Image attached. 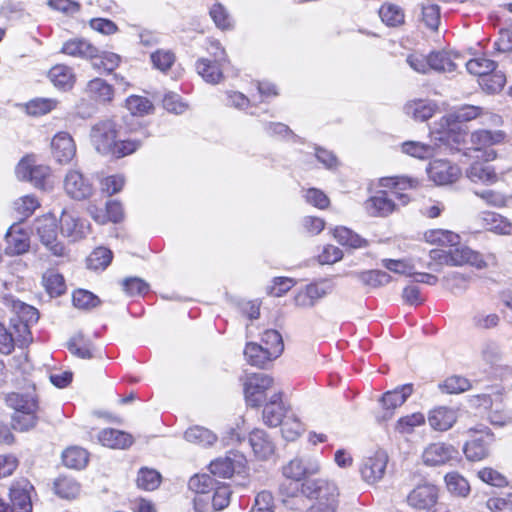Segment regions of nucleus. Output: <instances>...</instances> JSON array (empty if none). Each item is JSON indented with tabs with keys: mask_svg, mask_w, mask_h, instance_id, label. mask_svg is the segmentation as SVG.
Masks as SVG:
<instances>
[{
	"mask_svg": "<svg viewBox=\"0 0 512 512\" xmlns=\"http://www.w3.org/2000/svg\"><path fill=\"white\" fill-rule=\"evenodd\" d=\"M497 68V63L488 58L486 55H480L467 61V71L479 79L486 73L491 72Z\"/></svg>",
	"mask_w": 512,
	"mask_h": 512,
	"instance_id": "864d4df0",
	"label": "nucleus"
},
{
	"mask_svg": "<svg viewBox=\"0 0 512 512\" xmlns=\"http://www.w3.org/2000/svg\"><path fill=\"white\" fill-rule=\"evenodd\" d=\"M361 284L367 288H378L391 281V276L382 270H368L357 274Z\"/></svg>",
	"mask_w": 512,
	"mask_h": 512,
	"instance_id": "603ef678",
	"label": "nucleus"
},
{
	"mask_svg": "<svg viewBox=\"0 0 512 512\" xmlns=\"http://www.w3.org/2000/svg\"><path fill=\"white\" fill-rule=\"evenodd\" d=\"M441 392L446 394H460L471 389V382L459 375H452L447 377L443 382L439 384Z\"/></svg>",
	"mask_w": 512,
	"mask_h": 512,
	"instance_id": "5fc2aeb1",
	"label": "nucleus"
},
{
	"mask_svg": "<svg viewBox=\"0 0 512 512\" xmlns=\"http://www.w3.org/2000/svg\"><path fill=\"white\" fill-rule=\"evenodd\" d=\"M281 425V433L285 440L295 441L304 431L303 423L295 416H286Z\"/></svg>",
	"mask_w": 512,
	"mask_h": 512,
	"instance_id": "774afa93",
	"label": "nucleus"
},
{
	"mask_svg": "<svg viewBox=\"0 0 512 512\" xmlns=\"http://www.w3.org/2000/svg\"><path fill=\"white\" fill-rule=\"evenodd\" d=\"M505 139L506 133L502 130H475L470 134L466 154L483 162L493 161L497 158V152L493 147L503 143Z\"/></svg>",
	"mask_w": 512,
	"mask_h": 512,
	"instance_id": "39448f33",
	"label": "nucleus"
},
{
	"mask_svg": "<svg viewBox=\"0 0 512 512\" xmlns=\"http://www.w3.org/2000/svg\"><path fill=\"white\" fill-rule=\"evenodd\" d=\"M457 64L453 61L451 55L444 51L430 53V71L453 72Z\"/></svg>",
	"mask_w": 512,
	"mask_h": 512,
	"instance_id": "052dcab7",
	"label": "nucleus"
},
{
	"mask_svg": "<svg viewBox=\"0 0 512 512\" xmlns=\"http://www.w3.org/2000/svg\"><path fill=\"white\" fill-rule=\"evenodd\" d=\"M458 450L451 444L444 442H435L429 444L422 453L424 464L429 466H438L448 463L455 459Z\"/></svg>",
	"mask_w": 512,
	"mask_h": 512,
	"instance_id": "aec40b11",
	"label": "nucleus"
},
{
	"mask_svg": "<svg viewBox=\"0 0 512 512\" xmlns=\"http://www.w3.org/2000/svg\"><path fill=\"white\" fill-rule=\"evenodd\" d=\"M10 325L16 344L22 347L32 343L33 335L30 329L32 325L13 318L10 319Z\"/></svg>",
	"mask_w": 512,
	"mask_h": 512,
	"instance_id": "680f3d73",
	"label": "nucleus"
},
{
	"mask_svg": "<svg viewBox=\"0 0 512 512\" xmlns=\"http://www.w3.org/2000/svg\"><path fill=\"white\" fill-rule=\"evenodd\" d=\"M58 105L52 98H34L25 104L26 112L31 116H43L50 113Z\"/></svg>",
	"mask_w": 512,
	"mask_h": 512,
	"instance_id": "13d9d810",
	"label": "nucleus"
},
{
	"mask_svg": "<svg viewBox=\"0 0 512 512\" xmlns=\"http://www.w3.org/2000/svg\"><path fill=\"white\" fill-rule=\"evenodd\" d=\"M380 21L388 28L398 29L406 24L405 10L398 4L393 2H383L378 10Z\"/></svg>",
	"mask_w": 512,
	"mask_h": 512,
	"instance_id": "7c9ffc66",
	"label": "nucleus"
},
{
	"mask_svg": "<svg viewBox=\"0 0 512 512\" xmlns=\"http://www.w3.org/2000/svg\"><path fill=\"white\" fill-rule=\"evenodd\" d=\"M95 59L97 61L93 63L94 68L106 74L114 72L122 61L120 55L109 51H104L101 54L98 53V57Z\"/></svg>",
	"mask_w": 512,
	"mask_h": 512,
	"instance_id": "e2e57ef3",
	"label": "nucleus"
},
{
	"mask_svg": "<svg viewBox=\"0 0 512 512\" xmlns=\"http://www.w3.org/2000/svg\"><path fill=\"white\" fill-rule=\"evenodd\" d=\"M445 483L450 493L466 497L470 493L469 482L458 472H449L445 475Z\"/></svg>",
	"mask_w": 512,
	"mask_h": 512,
	"instance_id": "6e6d98bb",
	"label": "nucleus"
},
{
	"mask_svg": "<svg viewBox=\"0 0 512 512\" xmlns=\"http://www.w3.org/2000/svg\"><path fill=\"white\" fill-rule=\"evenodd\" d=\"M246 362L254 367L264 369L270 362L275 360L266 348L256 342H248L244 349Z\"/></svg>",
	"mask_w": 512,
	"mask_h": 512,
	"instance_id": "f704fd0d",
	"label": "nucleus"
},
{
	"mask_svg": "<svg viewBox=\"0 0 512 512\" xmlns=\"http://www.w3.org/2000/svg\"><path fill=\"white\" fill-rule=\"evenodd\" d=\"M262 346L268 350L271 356L279 357L284 349L281 334L274 329L264 331L261 337Z\"/></svg>",
	"mask_w": 512,
	"mask_h": 512,
	"instance_id": "4d7b16f0",
	"label": "nucleus"
},
{
	"mask_svg": "<svg viewBox=\"0 0 512 512\" xmlns=\"http://www.w3.org/2000/svg\"><path fill=\"white\" fill-rule=\"evenodd\" d=\"M333 290V283L328 279H322L311 283L295 296L296 304L299 306H313L314 302Z\"/></svg>",
	"mask_w": 512,
	"mask_h": 512,
	"instance_id": "bb28decb",
	"label": "nucleus"
},
{
	"mask_svg": "<svg viewBox=\"0 0 512 512\" xmlns=\"http://www.w3.org/2000/svg\"><path fill=\"white\" fill-rule=\"evenodd\" d=\"M408 114L417 121H426L430 119L435 113L434 105L427 103L423 100H414L406 105Z\"/></svg>",
	"mask_w": 512,
	"mask_h": 512,
	"instance_id": "338daca9",
	"label": "nucleus"
},
{
	"mask_svg": "<svg viewBox=\"0 0 512 512\" xmlns=\"http://www.w3.org/2000/svg\"><path fill=\"white\" fill-rule=\"evenodd\" d=\"M425 421L426 418L423 413L415 412L400 417L395 424V430L400 434H410L416 427L424 425Z\"/></svg>",
	"mask_w": 512,
	"mask_h": 512,
	"instance_id": "0e129e2a",
	"label": "nucleus"
},
{
	"mask_svg": "<svg viewBox=\"0 0 512 512\" xmlns=\"http://www.w3.org/2000/svg\"><path fill=\"white\" fill-rule=\"evenodd\" d=\"M440 489L433 483L423 482L414 487L407 495L406 502L416 511L438 512Z\"/></svg>",
	"mask_w": 512,
	"mask_h": 512,
	"instance_id": "ddd939ff",
	"label": "nucleus"
},
{
	"mask_svg": "<svg viewBox=\"0 0 512 512\" xmlns=\"http://www.w3.org/2000/svg\"><path fill=\"white\" fill-rule=\"evenodd\" d=\"M162 482L161 474L152 468L142 467L136 478L137 487L145 491L156 490Z\"/></svg>",
	"mask_w": 512,
	"mask_h": 512,
	"instance_id": "c03bdc74",
	"label": "nucleus"
},
{
	"mask_svg": "<svg viewBox=\"0 0 512 512\" xmlns=\"http://www.w3.org/2000/svg\"><path fill=\"white\" fill-rule=\"evenodd\" d=\"M61 232L68 236L73 237L75 240L82 238L85 234V222L79 217L70 212L64 211L60 217Z\"/></svg>",
	"mask_w": 512,
	"mask_h": 512,
	"instance_id": "4c0bfd02",
	"label": "nucleus"
},
{
	"mask_svg": "<svg viewBox=\"0 0 512 512\" xmlns=\"http://www.w3.org/2000/svg\"><path fill=\"white\" fill-rule=\"evenodd\" d=\"M63 188L68 197L77 201L86 200L94 193V186L89 178L75 169L66 173Z\"/></svg>",
	"mask_w": 512,
	"mask_h": 512,
	"instance_id": "4468645a",
	"label": "nucleus"
},
{
	"mask_svg": "<svg viewBox=\"0 0 512 512\" xmlns=\"http://www.w3.org/2000/svg\"><path fill=\"white\" fill-rule=\"evenodd\" d=\"M428 174L437 185H448L458 180L461 170L457 165L447 160L436 159L430 162Z\"/></svg>",
	"mask_w": 512,
	"mask_h": 512,
	"instance_id": "412c9836",
	"label": "nucleus"
},
{
	"mask_svg": "<svg viewBox=\"0 0 512 512\" xmlns=\"http://www.w3.org/2000/svg\"><path fill=\"white\" fill-rule=\"evenodd\" d=\"M377 186L387 188L390 196L393 195L402 206H405L411 201L409 192L421 188L422 180L406 175L386 176L378 179Z\"/></svg>",
	"mask_w": 512,
	"mask_h": 512,
	"instance_id": "9b49d317",
	"label": "nucleus"
},
{
	"mask_svg": "<svg viewBox=\"0 0 512 512\" xmlns=\"http://www.w3.org/2000/svg\"><path fill=\"white\" fill-rule=\"evenodd\" d=\"M40 207L39 199L35 195H25L18 198L13 205L14 211L21 221L26 220Z\"/></svg>",
	"mask_w": 512,
	"mask_h": 512,
	"instance_id": "3c124183",
	"label": "nucleus"
},
{
	"mask_svg": "<svg viewBox=\"0 0 512 512\" xmlns=\"http://www.w3.org/2000/svg\"><path fill=\"white\" fill-rule=\"evenodd\" d=\"M387 464V454L384 451H375L366 457L360 466L362 479L368 484L377 483L384 477Z\"/></svg>",
	"mask_w": 512,
	"mask_h": 512,
	"instance_id": "dca6fc26",
	"label": "nucleus"
},
{
	"mask_svg": "<svg viewBox=\"0 0 512 512\" xmlns=\"http://www.w3.org/2000/svg\"><path fill=\"white\" fill-rule=\"evenodd\" d=\"M58 222L52 215H43L37 219L36 232L40 243L57 258L68 257L69 251L58 238Z\"/></svg>",
	"mask_w": 512,
	"mask_h": 512,
	"instance_id": "1a4fd4ad",
	"label": "nucleus"
},
{
	"mask_svg": "<svg viewBox=\"0 0 512 512\" xmlns=\"http://www.w3.org/2000/svg\"><path fill=\"white\" fill-rule=\"evenodd\" d=\"M127 134V132H125ZM147 130L139 125L123 135L118 123L112 118L97 121L90 131V142L95 151L110 159H122L137 152L148 138Z\"/></svg>",
	"mask_w": 512,
	"mask_h": 512,
	"instance_id": "f257e3e1",
	"label": "nucleus"
},
{
	"mask_svg": "<svg viewBox=\"0 0 512 512\" xmlns=\"http://www.w3.org/2000/svg\"><path fill=\"white\" fill-rule=\"evenodd\" d=\"M62 463L70 469H84L89 462V452L80 446H69L61 454Z\"/></svg>",
	"mask_w": 512,
	"mask_h": 512,
	"instance_id": "e433bc0d",
	"label": "nucleus"
},
{
	"mask_svg": "<svg viewBox=\"0 0 512 512\" xmlns=\"http://www.w3.org/2000/svg\"><path fill=\"white\" fill-rule=\"evenodd\" d=\"M468 440L463 446V452L470 461H481L488 457L490 446L494 441V433L484 425L477 424L467 431Z\"/></svg>",
	"mask_w": 512,
	"mask_h": 512,
	"instance_id": "6e6552de",
	"label": "nucleus"
},
{
	"mask_svg": "<svg viewBox=\"0 0 512 512\" xmlns=\"http://www.w3.org/2000/svg\"><path fill=\"white\" fill-rule=\"evenodd\" d=\"M32 491L34 487L26 478H20L11 483L8 495L13 512H32Z\"/></svg>",
	"mask_w": 512,
	"mask_h": 512,
	"instance_id": "2eb2a0df",
	"label": "nucleus"
},
{
	"mask_svg": "<svg viewBox=\"0 0 512 512\" xmlns=\"http://www.w3.org/2000/svg\"><path fill=\"white\" fill-rule=\"evenodd\" d=\"M236 470L235 460L226 457H219L209 464V471L220 478H230Z\"/></svg>",
	"mask_w": 512,
	"mask_h": 512,
	"instance_id": "69168bd1",
	"label": "nucleus"
},
{
	"mask_svg": "<svg viewBox=\"0 0 512 512\" xmlns=\"http://www.w3.org/2000/svg\"><path fill=\"white\" fill-rule=\"evenodd\" d=\"M124 293L129 297H144L150 291V285L144 279L136 276L126 277L121 281Z\"/></svg>",
	"mask_w": 512,
	"mask_h": 512,
	"instance_id": "09e8293b",
	"label": "nucleus"
},
{
	"mask_svg": "<svg viewBox=\"0 0 512 512\" xmlns=\"http://www.w3.org/2000/svg\"><path fill=\"white\" fill-rule=\"evenodd\" d=\"M64 55L85 60L98 57V48L84 38H72L65 41L60 49Z\"/></svg>",
	"mask_w": 512,
	"mask_h": 512,
	"instance_id": "393cba45",
	"label": "nucleus"
},
{
	"mask_svg": "<svg viewBox=\"0 0 512 512\" xmlns=\"http://www.w3.org/2000/svg\"><path fill=\"white\" fill-rule=\"evenodd\" d=\"M125 106L133 116H146L155 110L153 103L144 96L130 95L125 100Z\"/></svg>",
	"mask_w": 512,
	"mask_h": 512,
	"instance_id": "49530a36",
	"label": "nucleus"
},
{
	"mask_svg": "<svg viewBox=\"0 0 512 512\" xmlns=\"http://www.w3.org/2000/svg\"><path fill=\"white\" fill-rule=\"evenodd\" d=\"M365 213L374 218H387L398 211V203L391 198L389 190L378 187L371 190L369 197L363 202Z\"/></svg>",
	"mask_w": 512,
	"mask_h": 512,
	"instance_id": "f8f14e48",
	"label": "nucleus"
},
{
	"mask_svg": "<svg viewBox=\"0 0 512 512\" xmlns=\"http://www.w3.org/2000/svg\"><path fill=\"white\" fill-rule=\"evenodd\" d=\"M478 221L485 231L497 235H510L512 233V222L497 212L483 211L480 213Z\"/></svg>",
	"mask_w": 512,
	"mask_h": 512,
	"instance_id": "c85d7f7f",
	"label": "nucleus"
},
{
	"mask_svg": "<svg viewBox=\"0 0 512 512\" xmlns=\"http://www.w3.org/2000/svg\"><path fill=\"white\" fill-rule=\"evenodd\" d=\"M332 237L343 247L350 249L366 248L369 241L345 226H336L331 230Z\"/></svg>",
	"mask_w": 512,
	"mask_h": 512,
	"instance_id": "72a5a7b5",
	"label": "nucleus"
},
{
	"mask_svg": "<svg viewBox=\"0 0 512 512\" xmlns=\"http://www.w3.org/2000/svg\"><path fill=\"white\" fill-rule=\"evenodd\" d=\"M246 405L261 407L268 399L269 391L274 387V378L260 372L247 373L241 379Z\"/></svg>",
	"mask_w": 512,
	"mask_h": 512,
	"instance_id": "0eeeda50",
	"label": "nucleus"
},
{
	"mask_svg": "<svg viewBox=\"0 0 512 512\" xmlns=\"http://www.w3.org/2000/svg\"><path fill=\"white\" fill-rule=\"evenodd\" d=\"M184 438L190 443L201 446L212 445L217 440L216 435L212 431L201 426L188 428L184 433Z\"/></svg>",
	"mask_w": 512,
	"mask_h": 512,
	"instance_id": "de8ad7c7",
	"label": "nucleus"
},
{
	"mask_svg": "<svg viewBox=\"0 0 512 512\" xmlns=\"http://www.w3.org/2000/svg\"><path fill=\"white\" fill-rule=\"evenodd\" d=\"M51 150L53 157L59 163H68L76 154V145L72 136L62 131L52 138Z\"/></svg>",
	"mask_w": 512,
	"mask_h": 512,
	"instance_id": "a878e982",
	"label": "nucleus"
},
{
	"mask_svg": "<svg viewBox=\"0 0 512 512\" xmlns=\"http://www.w3.org/2000/svg\"><path fill=\"white\" fill-rule=\"evenodd\" d=\"M42 283L50 296L57 297L66 291L63 275L53 269H49L43 274Z\"/></svg>",
	"mask_w": 512,
	"mask_h": 512,
	"instance_id": "37998d69",
	"label": "nucleus"
},
{
	"mask_svg": "<svg viewBox=\"0 0 512 512\" xmlns=\"http://www.w3.org/2000/svg\"><path fill=\"white\" fill-rule=\"evenodd\" d=\"M113 260V252L103 246L96 247L86 258V266L93 271L105 270Z\"/></svg>",
	"mask_w": 512,
	"mask_h": 512,
	"instance_id": "ea45409f",
	"label": "nucleus"
},
{
	"mask_svg": "<svg viewBox=\"0 0 512 512\" xmlns=\"http://www.w3.org/2000/svg\"><path fill=\"white\" fill-rule=\"evenodd\" d=\"M467 177L475 183L491 185L498 181V175L491 166H484L480 163H473L467 170Z\"/></svg>",
	"mask_w": 512,
	"mask_h": 512,
	"instance_id": "a19ab883",
	"label": "nucleus"
},
{
	"mask_svg": "<svg viewBox=\"0 0 512 512\" xmlns=\"http://www.w3.org/2000/svg\"><path fill=\"white\" fill-rule=\"evenodd\" d=\"M423 238L426 243L445 248L461 247V236L451 230L435 228L424 232Z\"/></svg>",
	"mask_w": 512,
	"mask_h": 512,
	"instance_id": "473e14b6",
	"label": "nucleus"
},
{
	"mask_svg": "<svg viewBox=\"0 0 512 512\" xmlns=\"http://www.w3.org/2000/svg\"><path fill=\"white\" fill-rule=\"evenodd\" d=\"M39 412H13L11 415V427L18 432H28L34 429L40 419Z\"/></svg>",
	"mask_w": 512,
	"mask_h": 512,
	"instance_id": "79ce46f5",
	"label": "nucleus"
},
{
	"mask_svg": "<svg viewBox=\"0 0 512 512\" xmlns=\"http://www.w3.org/2000/svg\"><path fill=\"white\" fill-rule=\"evenodd\" d=\"M30 249V235L18 223L9 227L5 234L4 252L8 256H19L27 253Z\"/></svg>",
	"mask_w": 512,
	"mask_h": 512,
	"instance_id": "f3484780",
	"label": "nucleus"
},
{
	"mask_svg": "<svg viewBox=\"0 0 512 512\" xmlns=\"http://www.w3.org/2000/svg\"><path fill=\"white\" fill-rule=\"evenodd\" d=\"M16 175L20 180L29 181L34 187L44 190L51 178V168L38 163L33 154H27L18 162Z\"/></svg>",
	"mask_w": 512,
	"mask_h": 512,
	"instance_id": "9d476101",
	"label": "nucleus"
},
{
	"mask_svg": "<svg viewBox=\"0 0 512 512\" xmlns=\"http://www.w3.org/2000/svg\"><path fill=\"white\" fill-rule=\"evenodd\" d=\"M229 61L199 57L195 62L196 73L209 84H219L224 79V68Z\"/></svg>",
	"mask_w": 512,
	"mask_h": 512,
	"instance_id": "4be33fe9",
	"label": "nucleus"
},
{
	"mask_svg": "<svg viewBox=\"0 0 512 512\" xmlns=\"http://www.w3.org/2000/svg\"><path fill=\"white\" fill-rule=\"evenodd\" d=\"M12 309L14 312L13 319H19L21 322L28 323L30 325L36 324L39 320L38 310L19 300L13 301Z\"/></svg>",
	"mask_w": 512,
	"mask_h": 512,
	"instance_id": "bf43d9fd",
	"label": "nucleus"
},
{
	"mask_svg": "<svg viewBox=\"0 0 512 512\" xmlns=\"http://www.w3.org/2000/svg\"><path fill=\"white\" fill-rule=\"evenodd\" d=\"M458 415L455 409L448 406H437L428 413L427 420L435 431L444 432L451 429L457 422Z\"/></svg>",
	"mask_w": 512,
	"mask_h": 512,
	"instance_id": "cd10ccee",
	"label": "nucleus"
},
{
	"mask_svg": "<svg viewBox=\"0 0 512 512\" xmlns=\"http://www.w3.org/2000/svg\"><path fill=\"white\" fill-rule=\"evenodd\" d=\"M97 438L103 446L112 449H128L134 443L132 434L114 428L102 429Z\"/></svg>",
	"mask_w": 512,
	"mask_h": 512,
	"instance_id": "2f4dec72",
	"label": "nucleus"
},
{
	"mask_svg": "<svg viewBox=\"0 0 512 512\" xmlns=\"http://www.w3.org/2000/svg\"><path fill=\"white\" fill-rule=\"evenodd\" d=\"M413 391V384L407 383L385 392L381 397L384 412L380 419H390L394 415L395 410L405 403V401L412 395Z\"/></svg>",
	"mask_w": 512,
	"mask_h": 512,
	"instance_id": "a211bd4d",
	"label": "nucleus"
},
{
	"mask_svg": "<svg viewBox=\"0 0 512 512\" xmlns=\"http://www.w3.org/2000/svg\"><path fill=\"white\" fill-rule=\"evenodd\" d=\"M303 494L315 499L306 512H339L340 492L335 483L325 479L308 481L303 484Z\"/></svg>",
	"mask_w": 512,
	"mask_h": 512,
	"instance_id": "20e7f679",
	"label": "nucleus"
},
{
	"mask_svg": "<svg viewBox=\"0 0 512 512\" xmlns=\"http://www.w3.org/2000/svg\"><path fill=\"white\" fill-rule=\"evenodd\" d=\"M84 94L94 104L109 105L115 98V89L105 79L95 77L85 85Z\"/></svg>",
	"mask_w": 512,
	"mask_h": 512,
	"instance_id": "6ab92c4d",
	"label": "nucleus"
},
{
	"mask_svg": "<svg viewBox=\"0 0 512 512\" xmlns=\"http://www.w3.org/2000/svg\"><path fill=\"white\" fill-rule=\"evenodd\" d=\"M9 365L14 369V381L19 391L9 392L5 395L4 402L6 406L13 412L40 411L36 385L29 378L27 354L13 357Z\"/></svg>",
	"mask_w": 512,
	"mask_h": 512,
	"instance_id": "f03ea898",
	"label": "nucleus"
},
{
	"mask_svg": "<svg viewBox=\"0 0 512 512\" xmlns=\"http://www.w3.org/2000/svg\"><path fill=\"white\" fill-rule=\"evenodd\" d=\"M479 85L485 92L495 94L500 92L506 84V75L498 71L497 68L491 72L484 74L479 79Z\"/></svg>",
	"mask_w": 512,
	"mask_h": 512,
	"instance_id": "a18cd8bd",
	"label": "nucleus"
},
{
	"mask_svg": "<svg viewBox=\"0 0 512 512\" xmlns=\"http://www.w3.org/2000/svg\"><path fill=\"white\" fill-rule=\"evenodd\" d=\"M249 443L255 456L260 460H267L275 453V443L268 433L262 429L255 428L249 434Z\"/></svg>",
	"mask_w": 512,
	"mask_h": 512,
	"instance_id": "c756f323",
	"label": "nucleus"
},
{
	"mask_svg": "<svg viewBox=\"0 0 512 512\" xmlns=\"http://www.w3.org/2000/svg\"><path fill=\"white\" fill-rule=\"evenodd\" d=\"M429 257L433 263L451 267L470 266L476 270H486L498 265V257L494 252L482 253L468 245L443 249H431Z\"/></svg>",
	"mask_w": 512,
	"mask_h": 512,
	"instance_id": "7ed1b4c3",
	"label": "nucleus"
},
{
	"mask_svg": "<svg viewBox=\"0 0 512 512\" xmlns=\"http://www.w3.org/2000/svg\"><path fill=\"white\" fill-rule=\"evenodd\" d=\"M209 16L215 26L222 31H229L234 28L233 18L221 3H215L211 6Z\"/></svg>",
	"mask_w": 512,
	"mask_h": 512,
	"instance_id": "8fccbe9b",
	"label": "nucleus"
},
{
	"mask_svg": "<svg viewBox=\"0 0 512 512\" xmlns=\"http://www.w3.org/2000/svg\"><path fill=\"white\" fill-rule=\"evenodd\" d=\"M69 351L81 359H91L94 357L95 347L92 341L82 333L74 335L68 342Z\"/></svg>",
	"mask_w": 512,
	"mask_h": 512,
	"instance_id": "58836bf2",
	"label": "nucleus"
},
{
	"mask_svg": "<svg viewBox=\"0 0 512 512\" xmlns=\"http://www.w3.org/2000/svg\"><path fill=\"white\" fill-rule=\"evenodd\" d=\"M321 466L318 462L304 465L299 458L292 459L282 468V473L289 480V483H283L280 487L281 494L286 497H295L298 493L303 494V484L308 476L319 473Z\"/></svg>",
	"mask_w": 512,
	"mask_h": 512,
	"instance_id": "423d86ee",
	"label": "nucleus"
},
{
	"mask_svg": "<svg viewBox=\"0 0 512 512\" xmlns=\"http://www.w3.org/2000/svg\"><path fill=\"white\" fill-rule=\"evenodd\" d=\"M47 78L57 90L62 92L72 90L77 82L74 69L64 63L53 65L47 72Z\"/></svg>",
	"mask_w": 512,
	"mask_h": 512,
	"instance_id": "5701e85b",
	"label": "nucleus"
},
{
	"mask_svg": "<svg viewBox=\"0 0 512 512\" xmlns=\"http://www.w3.org/2000/svg\"><path fill=\"white\" fill-rule=\"evenodd\" d=\"M81 488V484L75 478L68 475H60L53 483L55 494L66 500L76 499L81 493Z\"/></svg>",
	"mask_w": 512,
	"mask_h": 512,
	"instance_id": "c9c22d12",
	"label": "nucleus"
},
{
	"mask_svg": "<svg viewBox=\"0 0 512 512\" xmlns=\"http://www.w3.org/2000/svg\"><path fill=\"white\" fill-rule=\"evenodd\" d=\"M286 413L287 408L283 403L282 392H275L265 402L262 419L267 426L277 427L286 418Z\"/></svg>",
	"mask_w": 512,
	"mask_h": 512,
	"instance_id": "b1692460",
	"label": "nucleus"
}]
</instances>
